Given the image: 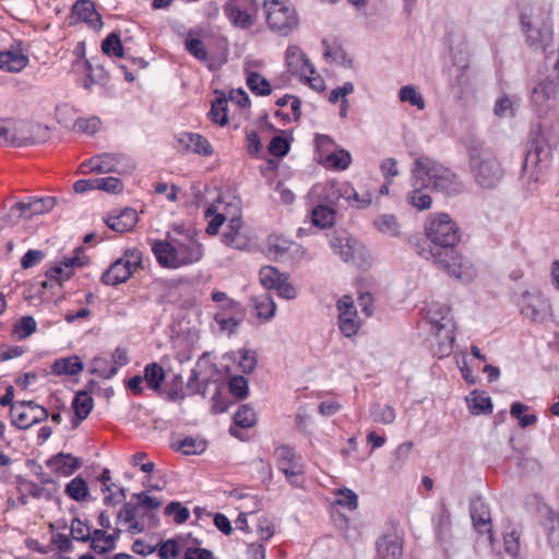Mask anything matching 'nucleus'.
Instances as JSON below:
<instances>
[{"mask_svg":"<svg viewBox=\"0 0 559 559\" xmlns=\"http://www.w3.org/2000/svg\"><path fill=\"white\" fill-rule=\"evenodd\" d=\"M228 102L224 95H221L215 100L212 102L211 110L209 112V117L211 121L215 124L224 127L228 123Z\"/></svg>","mask_w":559,"mask_h":559,"instance_id":"38","label":"nucleus"},{"mask_svg":"<svg viewBox=\"0 0 559 559\" xmlns=\"http://www.w3.org/2000/svg\"><path fill=\"white\" fill-rule=\"evenodd\" d=\"M528 407L520 402H514L511 405L510 414L513 418L518 419L521 428H526L537 421V417L533 414H525Z\"/></svg>","mask_w":559,"mask_h":559,"instance_id":"45","label":"nucleus"},{"mask_svg":"<svg viewBox=\"0 0 559 559\" xmlns=\"http://www.w3.org/2000/svg\"><path fill=\"white\" fill-rule=\"evenodd\" d=\"M83 370V362L79 356H70L55 360L51 371L57 376H76Z\"/></svg>","mask_w":559,"mask_h":559,"instance_id":"31","label":"nucleus"},{"mask_svg":"<svg viewBox=\"0 0 559 559\" xmlns=\"http://www.w3.org/2000/svg\"><path fill=\"white\" fill-rule=\"evenodd\" d=\"M230 393L237 399H245L248 395V381L242 376H234L228 382Z\"/></svg>","mask_w":559,"mask_h":559,"instance_id":"59","label":"nucleus"},{"mask_svg":"<svg viewBox=\"0 0 559 559\" xmlns=\"http://www.w3.org/2000/svg\"><path fill=\"white\" fill-rule=\"evenodd\" d=\"M90 370L92 373H96L102 378L109 379L117 373L118 368L109 366V362L107 361L106 358L95 357L92 360Z\"/></svg>","mask_w":559,"mask_h":559,"instance_id":"51","label":"nucleus"},{"mask_svg":"<svg viewBox=\"0 0 559 559\" xmlns=\"http://www.w3.org/2000/svg\"><path fill=\"white\" fill-rule=\"evenodd\" d=\"M97 190H103L109 193H119L123 189V183L116 177L95 178Z\"/></svg>","mask_w":559,"mask_h":559,"instance_id":"60","label":"nucleus"},{"mask_svg":"<svg viewBox=\"0 0 559 559\" xmlns=\"http://www.w3.org/2000/svg\"><path fill=\"white\" fill-rule=\"evenodd\" d=\"M11 421L19 429H27L35 424L46 420L48 411L33 401H21L10 408Z\"/></svg>","mask_w":559,"mask_h":559,"instance_id":"12","label":"nucleus"},{"mask_svg":"<svg viewBox=\"0 0 559 559\" xmlns=\"http://www.w3.org/2000/svg\"><path fill=\"white\" fill-rule=\"evenodd\" d=\"M521 298V312L524 317L532 321L544 320L549 305L542 294H532L531 292L525 290L522 293Z\"/></svg>","mask_w":559,"mask_h":559,"instance_id":"17","label":"nucleus"},{"mask_svg":"<svg viewBox=\"0 0 559 559\" xmlns=\"http://www.w3.org/2000/svg\"><path fill=\"white\" fill-rule=\"evenodd\" d=\"M338 328L346 337L356 335L360 328L357 310L349 296H343L337 301Z\"/></svg>","mask_w":559,"mask_h":559,"instance_id":"15","label":"nucleus"},{"mask_svg":"<svg viewBox=\"0 0 559 559\" xmlns=\"http://www.w3.org/2000/svg\"><path fill=\"white\" fill-rule=\"evenodd\" d=\"M289 142L283 136H274L269 145V152L276 157L285 156L289 151Z\"/></svg>","mask_w":559,"mask_h":559,"instance_id":"62","label":"nucleus"},{"mask_svg":"<svg viewBox=\"0 0 559 559\" xmlns=\"http://www.w3.org/2000/svg\"><path fill=\"white\" fill-rule=\"evenodd\" d=\"M292 242L287 239L270 236L267 238V250L269 253L274 254L275 257H283L290 249Z\"/></svg>","mask_w":559,"mask_h":559,"instance_id":"56","label":"nucleus"},{"mask_svg":"<svg viewBox=\"0 0 559 559\" xmlns=\"http://www.w3.org/2000/svg\"><path fill=\"white\" fill-rule=\"evenodd\" d=\"M427 318L431 325V331L439 340V353L447 356L451 353L455 341V323L450 313V308L442 304H431L429 306Z\"/></svg>","mask_w":559,"mask_h":559,"instance_id":"8","label":"nucleus"},{"mask_svg":"<svg viewBox=\"0 0 559 559\" xmlns=\"http://www.w3.org/2000/svg\"><path fill=\"white\" fill-rule=\"evenodd\" d=\"M274 456L277 468L285 475L286 480L294 487L304 485V464L301 457L288 445L275 449Z\"/></svg>","mask_w":559,"mask_h":559,"instance_id":"11","label":"nucleus"},{"mask_svg":"<svg viewBox=\"0 0 559 559\" xmlns=\"http://www.w3.org/2000/svg\"><path fill=\"white\" fill-rule=\"evenodd\" d=\"M247 85L253 94L259 96H266L272 92L270 82L258 72L248 74Z\"/></svg>","mask_w":559,"mask_h":559,"instance_id":"42","label":"nucleus"},{"mask_svg":"<svg viewBox=\"0 0 559 559\" xmlns=\"http://www.w3.org/2000/svg\"><path fill=\"white\" fill-rule=\"evenodd\" d=\"M82 171H94L98 174L120 173L119 162L112 154L93 156L88 162L81 165Z\"/></svg>","mask_w":559,"mask_h":559,"instance_id":"25","label":"nucleus"},{"mask_svg":"<svg viewBox=\"0 0 559 559\" xmlns=\"http://www.w3.org/2000/svg\"><path fill=\"white\" fill-rule=\"evenodd\" d=\"M285 59L288 71L292 74L299 76H307V73L316 74L314 67L298 46H288Z\"/></svg>","mask_w":559,"mask_h":559,"instance_id":"18","label":"nucleus"},{"mask_svg":"<svg viewBox=\"0 0 559 559\" xmlns=\"http://www.w3.org/2000/svg\"><path fill=\"white\" fill-rule=\"evenodd\" d=\"M471 518L477 532L479 534H488L491 539L492 532L490 511L481 499L472 501Z\"/></svg>","mask_w":559,"mask_h":559,"instance_id":"23","label":"nucleus"},{"mask_svg":"<svg viewBox=\"0 0 559 559\" xmlns=\"http://www.w3.org/2000/svg\"><path fill=\"white\" fill-rule=\"evenodd\" d=\"M64 491L71 499L83 501L88 496V486L84 478L76 476L67 484Z\"/></svg>","mask_w":559,"mask_h":559,"instance_id":"41","label":"nucleus"},{"mask_svg":"<svg viewBox=\"0 0 559 559\" xmlns=\"http://www.w3.org/2000/svg\"><path fill=\"white\" fill-rule=\"evenodd\" d=\"M257 358L255 354L248 349L239 350L238 367L243 373H250L255 369Z\"/></svg>","mask_w":559,"mask_h":559,"instance_id":"61","label":"nucleus"},{"mask_svg":"<svg viewBox=\"0 0 559 559\" xmlns=\"http://www.w3.org/2000/svg\"><path fill=\"white\" fill-rule=\"evenodd\" d=\"M469 168L476 183L484 189L496 188L504 176V169L493 151L481 144L471 150Z\"/></svg>","mask_w":559,"mask_h":559,"instance_id":"4","label":"nucleus"},{"mask_svg":"<svg viewBox=\"0 0 559 559\" xmlns=\"http://www.w3.org/2000/svg\"><path fill=\"white\" fill-rule=\"evenodd\" d=\"M451 527V513L443 504L436 520V531L439 536L447 535Z\"/></svg>","mask_w":559,"mask_h":559,"instance_id":"63","label":"nucleus"},{"mask_svg":"<svg viewBox=\"0 0 559 559\" xmlns=\"http://www.w3.org/2000/svg\"><path fill=\"white\" fill-rule=\"evenodd\" d=\"M263 7L266 12V23L272 31L288 35L297 27L298 17L288 1L264 0Z\"/></svg>","mask_w":559,"mask_h":559,"instance_id":"9","label":"nucleus"},{"mask_svg":"<svg viewBox=\"0 0 559 559\" xmlns=\"http://www.w3.org/2000/svg\"><path fill=\"white\" fill-rule=\"evenodd\" d=\"M374 226L384 234L396 236L399 234V223L394 215L383 214L374 219Z\"/></svg>","mask_w":559,"mask_h":559,"instance_id":"48","label":"nucleus"},{"mask_svg":"<svg viewBox=\"0 0 559 559\" xmlns=\"http://www.w3.org/2000/svg\"><path fill=\"white\" fill-rule=\"evenodd\" d=\"M94 406L93 397L86 391H80L75 394L72 407L74 411V417L72 418V425L76 428L83 419H85L92 412Z\"/></svg>","mask_w":559,"mask_h":559,"instance_id":"29","label":"nucleus"},{"mask_svg":"<svg viewBox=\"0 0 559 559\" xmlns=\"http://www.w3.org/2000/svg\"><path fill=\"white\" fill-rule=\"evenodd\" d=\"M179 554V546L176 540L168 539L158 548V557L160 559H174Z\"/></svg>","mask_w":559,"mask_h":559,"instance_id":"64","label":"nucleus"},{"mask_svg":"<svg viewBox=\"0 0 559 559\" xmlns=\"http://www.w3.org/2000/svg\"><path fill=\"white\" fill-rule=\"evenodd\" d=\"M72 13L93 28H99L103 25L102 17L91 0H78L72 7Z\"/></svg>","mask_w":559,"mask_h":559,"instance_id":"26","label":"nucleus"},{"mask_svg":"<svg viewBox=\"0 0 559 559\" xmlns=\"http://www.w3.org/2000/svg\"><path fill=\"white\" fill-rule=\"evenodd\" d=\"M56 200L53 197L31 198L27 202H16L11 206L5 221L16 224L21 217H32L48 213L53 209Z\"/></svg>","mask_w":559,"mask_h":559,"instance_id":"13","label":"nucleus"},{"mask_svg":"<svg viewBox=\"0 0 559 559\" xmlns=\"http://www.w3.org/2000/svg\"><path fill=\"white\" fill-rule=\"evenodd\" d=\"M377 559H400L403 554V539L395 534H383L376 543Z\"/></svg>","mask_w":559,"mask_h":559,"instance_id":"20","label":"nucleus"},{"mask_svg":"<svg viewBox=\"0 0 559 559\" xmlns=\"http://www.w3.org/2000/svg\"><path fill=\"white\" fill-rule=\"evenodd\" d=\"M257 317L270 320L275 314L276 305L269 293H263L252 298Z\"/></svg>","mask_w":559,"mask_h":559,"instance_id":"35","label":"nucleus"},{"mask_svg":"<svg viewBox=\"0 0 559 559\" xmlns=\"http://www.w3.org/2000/svg\"><path fill=\"white\" fill-rule=\"evenodd\" d=\"M425 230L431 246L428 250L423 249L419 254L426 259H432L449 275L460 281L474 280L477 273L476 269L455 249L461 234L450 215L447 213L431 214L426 222Z\"/></svg>","mask_w":559,"mask_h":559,"instance_id":"1","label":"nucleus"},{"mask_svg":"<svg viewBox=\"0 0 559 559\" xmlns=\"http://www.w3.org/2000/svg\"><path fill=\"white\" fill-rule=\"evenodd\" d=\"M70 531L75 540L86 543L91 539V527L79 518L72 520Z\"/></svg>","mask_w":559,"mask_h":559,"instance_id":"54","label":"nucleus"},{"mask_svg":"<svg viewBox=\"0 0 559 559\" xmlns=\"http://www.w3.org/2000/svg\"><path fill=\"white\" fill-rule=\"evenodd\" d=\"M415 180L414 190L407 194V202L418 211L428 210L432 203L431 197L423 190L425 186Z\"/></svg>","mask_w":559,"mask_h":559,"instance_id":"37","label":"nucleus"},{"mask_svg":"<svg viewBox=\"0 0 559 559\" xmlns=\"http://www.w3.org/2000/svg\"><path fill=\"white\" fill-rule=\"evenodd\" d=\"M235 427L229 428V432L234 437H238L239 428H251L257 423V415L254 411L247 404L241 405L234 415Z\"/></svg>","mask_w":559,"mask_h":559,"instance_id":"32","label":"nucleus"},{"mask_svg":"<svg viewBox=\"0 0 559 559\" xmlns=\"http://www.w3.org/2000/svg\"><path fill=\"white\" fill-rule=\"evenodd\" d=\"M138 219L136 211L131 207H126L119 215L109 216L106 223L112 230L126 233L134 228Z\"/></svg>","mask_w":559,"mask_h":559,"instance_id":"27","label":"nucleus"},{"mask_svg":"<svg viewBox=\"0 0 559 559\" xmlns=\"http://www.w3.org/2000/svg\"><path fill=\"white\" fill-rule=\"evenodd\" d=\"M370 416L374 423L390 425L395 420V411L390 405L374 403L370 407Z\"/></svg>","mask_w":559,"mask_h":559,"instance_id":"40","label":"nucleus"},{"mask_svg":"<svg viewBox=\"0 0 559 559\" xmlns=\"http://www.w3.org/2000/svg\"><path fill=\"white\" fill-rule=\"evenodd\" d=\"M399 97L401 102H407L418 109L425 108V100L423 96L412 85H405L400 90Z\"/></svg>","mask_w":559,"mask_h":559,"instance_id":"53","label":"nucleus"},{"mask_svg":"<svg viewBox=\"0 0 559 559\" xmlns=\"http://www.w3.org/2000/svg\"><path fill=\"white\" fill-rule=\"evenodd\" d=\"M185 47H186L187 51L190 55H192L194 58H197L198 60H200V61L207 60L209 55H207V50H206L204 44L199 38L192 37L191 31H189V33L187 35V38L185 41Z\"/></svg>","mask_w":559,"mask_h":559,"instance_id":"47","label":"nucleus"},{"mask_svg":"<svg viewBox=\"0 0 559 559\" xmlns=\"http://www.w3.org/2000/svg\"><path fill=\"white\" fill-rule=\"evenodd\" d=\"M285 273H280L274 266H263L259 272L260 282L264 288L275 289Z\"/></svg>","mask_w":559,"mask_h":559,"instance_id":"44","label":"nucleus"},{"mask_svg":"<svg viewBox=\"0 0 559 559\" xmlns=\"http://www.w3.org/2000/svg\"><path fill=\"white\" fill-rule=\"evenodd\" d=\"M36 321L33 317H22L13 328V334L19 338L23 340L29 336L36 330Z\"/></svg>","mask_w":559,"mask_h":559,"instance_id":"50","label":"nucleus"},{"mask_svg":"<svg viewBox=\"0 0 559 559\" xmlns=\"http://www.w3.org/2000/svg\"><path fill=\"white\" fill-rule=\"evenodd\" d=\"M179 237L167 235L165 240H154L152 251L165 269H179L199 262L203 258L202 245L191 231L176 227Z\"/></svg>","mask_w":559,"mask_h":559,"instance_id":"2","label":"nucleus"},{"mask_svg":"<svg viewBox=\"0 0 559 559\" xmlns=\"http://www.w3.org/2000/svg\"><path fill=\"white\" fill-rule=\"evenodd\" d=\"M28 63V59L21 52L2 51L0 52V69L8 72H20Z\"/></svg>","mask_w":559,"mask_h":559,"instance_id":"33","label":"nucleus"},{"mask_svg":"<svg viewBox=\"0 0 559 559\" xmlns=\"http://www.w3.org/2000/svg\"><path fill=\"white\" fill-rule=\"evenodd\" d=\"M242 318L243 316H227V313L217 312L214 320L222 331H226L231 334L236 332L242 321Z\"/></svg>","mask_w":559,"mask_h":559,"instance_id":"49","label":"nucleus"},{"mask_svg":"<svg viewBox=\"0 0 559 559\" xmlns=\"http://www.w3.org/2000/svg\"><path fill=\"white\" fill-rule=\"evenodd\" d=\"M335 211L329 205L318 204L312 210V222L316 226L325 228L334 222Z\"/></svg>","mask_w":559,"mask_h":559,"instance_id":"43","label":"nucleus"},{"mask_svg":"<svg viewBox=\"0 0 559 559\" xmlns=\"http://www.w3.org/2000/svg\"><path fill=\"white\" fill-rule=\"evenodd\" d=\"M81 265L78 255L66 259L62 263L55 265L46 271V277L49 282L61 284L73 275V267Z\"/></svg>","mask_w":559,"mask_h":559,"instance_id":"30","label":"nucleus"},{"mask_svg":"<svg viewBox=\"0 0 559 559\" xmlns=\"http://www.w3.org/2000/svg\"><path fill=\"white\" fill-rule=\"evenodd\" d=\"M322 163L329 169L345 170L352 163V156L348 151L340 148L329 153Z\"/></svg>","mask_w":559,"mask_h":559,"instance_id":"36","label":"nucleus"},{"mask_svg":"<svg viewBox=\"0 0 559 559\" xmlns=\"http://www.w3.org/2000/svg\"><path fill=\"white\" fill-rule=\"evenodd\" d=\"M102 50L109 57H123V46L119 34L110 33L102 43Z\"/></svg>","mask_w":559,"mask_h":559,"instance_id":"46","label":"nucleus"},{"mask_svg":"<svg viewBox=\"0 0 559 559\" xmlns=\"http://www.w3.org/2000/svg\"><path fill=\"white\" fill-rule=\"evenodd\" d=\"M412 171L413 177L421 181V186L431 187L449 197L459 195L465 191L464 182L455 173L428 156L416 158Z\"/></svg>","mask_w":559,"mask_h":559,"instance_id":"3","label":"nucleus"},{"mask_svg":"<svg viewBox=\"0 0 559 559\" xmlns=\"http://www.w3.org/2000/svg\"><path fill=\"white\" fill-rule=\"evenodd\" d=\"M559 93V53L551 51L545 57L544 70L539 72L532 91V103L538 112L546 111Z\"/></svg>","mask_w":559,"mask_h":559,"instance_id":"5","label":"nucleus"},{"mask_svg":"<svg viewBox=\"0 0 559 559\" xmlns=\"http://www.w3.org/2000/svg\"><path fill=\"white\" fill-rule=\"evenodd\" d=\"M166 515H174V521L177 524L185 523L189 516L190 512L186 507H182L180 502L171 501L165 508Z\"/></svg>","mask_w":559,"mask_h":559,"instance_id":"58","label":"nucleus"},{"mask_svg":"<svg viewBox=\"0 0 559 559\" xmlns=\"http://www.w3.org/2000/svg\"><path fill=\"white\" fill-rule=\"evenodd\" d=\"M330 243L334 253L340 255L345 262H354L362 248L357 240L345 234L332 237Z\"/></svg>","mask_w":559,"mask_h":559,"instance_id":"22","label":"nucleus"},{"mask_svg":"<svg viewBox=\"0 0 559 559\" xmlns=\"http://www.w3.org/2000/svg\"><path fill=\"white\" fill-rule=\"evenodd\" d=\"M522 29L526 35L527 45L534 50L546 51L552 41V29L549 12L537 8L521 14Z\"/></svg>","mask_w":559,"mask_h":559,"instance_id":"7","label":"nucleus"},{"mask_svg":"<svg viewBox=\"0 0 559 559\" xmlns=\"http://www.w3.org/2000/svg\"><path fill=\"white\" fill-rule=\"evenodd\" d=\"M466 403L474 415L490 414L492 412L491 399L476 390L466 396Z\"/></svg>","mask_w":559,"mask_h":559,"instance_id":"34","label":"nucleus"},{"mask_svg":"<svg viewBox=\"0 0 559 559\" xmlns=\"http://www.w3.org/2000/svg\"><path fill=\"white\" fill-rule=\"evenodd\" d=\"M559 143V126L538 123L533 126L527 141V152L524 159V168L528 164L537 165L550 157L551 151Z\"/></svg>","mask_w":559,"mask_h":559,"instance_id":"6","label":"nucleus"},{"mask_svg":"<svg viewBox=\"0 0 559 559\" xmlns=\"http://www.w3.org/2000/svg\"><path fill=\"white\" fill-rule=\"evenodd\" d=\"M224 10L236 26L248 28L253 24L252 15L257 7L254 0H228Z\"/></svg>","mask_w":559,"mask_h":559,"instance_id":"14","label":"nucleus"},{"mask_svg":"<svg viewBox=\"0 0 559 559\" xmlns=\"http://www.w3.org/2000/svg\"><path fill=\"white\" fill-rule=\"evenodd\" d=\"M338 498L336 499V503L341 507L347 508L350 511H354L358 507V497L357 495L346 487L341 488L336 491Z\"/></svg>","mask_w":559,"mask_h":559,"instance_id":"57","label":"nucleus"},{"mask_svg":"<svg viewBox=\"0 0 559 559\" xmlns=\"http://www.w3.org/2000/svg\"><path fill=\"white\" fill-rule=\"evenodd\" d=\"M144 379L150 389L157 391L165 379L164 369L157 362L148 364L144 369Z\"/></svg>","mask_w":559,"mask_h":559,"instance_id":"39","label":"nucleus"},{"mask_svg":"<svg viewBox=\"0 0 559 559\" xmlns=\"http://www.w3.org/2000/svg\"><path fill=\"white\" fill-rule=\"evenodd\" d=\"M142 258V251L136 248L126 250L124 254L103 273L102 283L116 286L127 282L136 269L141 266Z\"/></svg>","mask_w":559,"mask_h":559,"instance_id":"10","label":"nucleus"},{"mask_svg":"<svg viewBox=\"0 0 559 559\" xmlns=\"http://www.w3.org/2000/svg\"><path fill=\"white\" fill-rule=\"evenodd\" d=\"M178 146L185 152L209 156L213 150L210 142L198 133H183L178 138Z\"/></svg>","mask_w":559,"mask_h":559,"instance_id":"24","label":"nucleus"},{"mask_svg":"<svg viewBox=\"0 0 559 559\" xmlns=\"http://www.w3.org/2000/svg\"><path fill=\"white\" fill-rule=\"evenodd\" d=\"M46 465L58 476H70L82 466L80 457L60 452L46 461Z\"/></svg>","mask_w":559,"mask_h":559,"instance_id":"21","label":"nucleus"},{"mask_svg":"<svg viewBox=\"0 0 559 559\" xmlns=\"http://www.w3.org/2000/svg\"><path fill=\"white\" fill-rule=\"evenodd\" d=\"M344 200L353 207L358 210L367 209L373 199V193L369 189L357 191L349 182L344 181Z\"/></svg>","mask_w":559,"mask_h":559,"instance_id":"28","label":"nucleus"},{"mask_svg":"<svg viewBox=\"0 0 559 559\" xmlns=\"http://www.w3.org/2000/svg\"><path fill=\"white\" fill-rule=\"evenodd\" d=\"M344 182L328 181L323 185H316L311 190V197L318 200L319 204L333 207L341 199H344Z\"/></svg>","mask_w":559,"mask_h":559,"instance_id":"19","label":"nucleus"},{"mask_svg":"<svg viewBox=\"0 0 559 559\" xmlns=\"http://www.w3.org/2000/svg\"><path fill=\"white\" fill-rule=\"evenodd\" d=\"M100 120L99 118L93 116L90 118H78L74 121L73 130L87 133V134H94L97 132L100 128Z\"/></svg>","mask_w":559,"mask_h":559,"instance_id":"55","label":"nucleus"},{"mask_svg":"<svg viewBox=\"0 0 559 559\" xmlns=\"http://www.w3.org/2000/svg\"><path fill=\"white\" fill-rule=\"evenodd\" d=\"M205 443L192 437H186L176 447L177 451H181L186 455L200 454L205 451Z\"/></svg>","mask_w":559,"mask_h":559,"instance_id":"52","label":"nucleus"},{"mask_svg":"<svg viewBox=\"0 0 559 559\" xmlns=\"http://www.w3.org/2000/svg\"><path fill=\"white\" fill-rule=\"evenodd\" d=\"M12 121L0 119V144H12L16 146L33 144L38 141L46 139L48 129L41 126L34 127V133L37 139L34 138H19L12 132Z\"/></svg>","mask_w":559,"mask_h":559,"instance_id":"16","label":"nucleus"}]
</instances>
